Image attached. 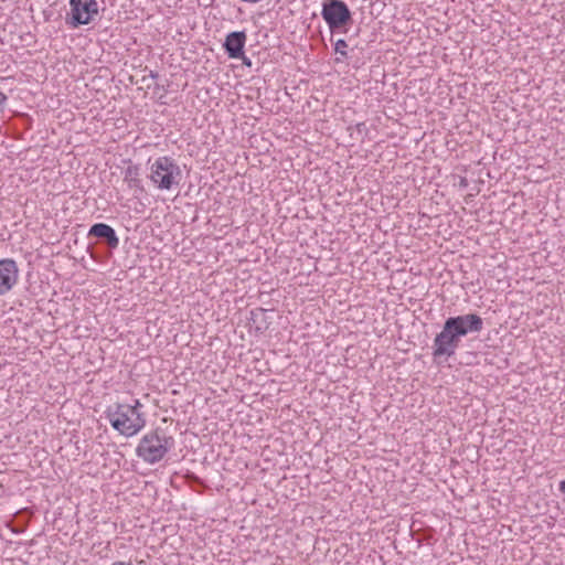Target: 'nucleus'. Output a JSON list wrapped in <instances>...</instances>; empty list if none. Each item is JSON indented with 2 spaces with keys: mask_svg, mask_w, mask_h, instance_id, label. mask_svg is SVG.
<instances>
[{
  "mask_svg": "<svg viewBox=\"0 0 565 565\" xmlns=\"http://www.w3.org/2000/svg\"><path fill=\"white\" fill-rule=\"evenodd\" d=\"M124 181L128 184L130 189H139L143 190L141 180L139 179V168L137 166H128L125 170Z\"/></svg>",
  "mask_w": 565,
  "mask_h": 565,
  "instance_id": "9b49d317",
  "label": "nucleus"
},
{
  "mask_svg": "<svg viewBox=\"0 0 565 565\" xmlns=\"http://www.w3.org/2000/svg\"><path fill=\"white\" fill-rule=\"evenodd\" d=\"M460 184L466 186L467 185L466 179H461Z\"/></svg>",
  "mask_w": 565,
  "mask_h": 565,
  "instance_id": "6ab92c4d",
  "label": "nucleus"
},
{
  "mask_svg": "<svg viewBox=\"0 0 565 565\" xmlns=\"http://www.w3.org/2000/svg\"><path fill=\"white\" fill-rule=\"evenodd\" d=\"M87 236L98 238L100 243L106 244L110 249H116L119 246V237L116 231L106 223L93 224Z\"/></svg>",
  "mask_w": 565,
  "mask_h": 565,
  "instance_id": "1a4fd4ad",
  "label": "nucleus"
},
{
  "mask_svg": "<svg viewBox=\"0 0 565 565\" xmlns=\"http://www.w3.org/2000/svg\"><path fill=\"white\" fill-rule=\"evenodd\" d=\"M105 416L113 429L127 438L136 436L147 423L143 413H137L134 407L125 403L109 405L105 411Z\"/></svg>",
  "mask_w": 565,
  "mask_h": 565,
  "instance_id": "f03ea898",
  "label": "nucleus"
},
{
  "mask_svg": "<svg viewBox=\"0 0 565 565\" xmlns=\"http://www.w3.org/2000/svg\"><path fill=\"white\" fill-rule=\"evenodd\" d=\"M6 102H7V95L0 90V108L3 107Z\"/></svg>",
  "mask_w": 565,
  "mask_h": 565,
  "instance_id": "4468645a",
  "label": "nucleus"
},
{
  "mask_svg": "<svg viewBox=\"0 0 565 565\" xmlns=\"http://www.w3.org/2000/svg\"><path fill=\"white\" fill-rule=\"evenodd\" d=\"M149 76L152 78V79H157L159 77V74L154 71H150V74Z\"/></svg>",
  "mask_w": 565,
  "mask_h": 565,
  "instance_id": "dca6fc26",
  "label": "nucleus"
},
{
  "mask_svg": "<svg viewBox=\"0 0 565 565\" xmlns=\"http://www.w3.org/2000/svg\"><path fill=\"white\" fill-rule=\"evenodd\" d=\"M266 312L263 308H255L249 312V326L258 333H263L269 328L270 322L267 319Z\"/></svg>",
  "mask_w": 565,
  "mask_h": 565,
  "instance_id": "9d476101",
  "label": "nucleus"
},
{
  "mask_svg": "<svg viewBox=\"0 0 565 565\" xmlns=\"http://www.w3.org/2000/svg\"><path fill=\"white\" fill-rule=\"evenodd\" d=\"M174 439L163 428L157 427L140 439L136 455L145 462L153 465L162 460L173 447Z\"/></svg>",
  "mask_w": 565,
  "mask_h": 565,
  "instance_id": "7ed1b4c3",
  "label": "nucleus"
},
{
  "mask_svg": "<svg viewBox=\"0 0 565 565\" xmlns=\"http://www.w3.org/2000/svg\"><path fill=\"white\" fill-rule=\"evenodd\" d=\"M180 179L181 169L171 157H159L150 167V180L159 190H171Z\"/></svg>",
  "mask_w": 565,
  "mask_h": 565,
  "instance_id": "20e7f679",
  "label": "nucleus"
},
{
  "mask_svg": "<svg viewBox=\"0 0 565 565\" xmlns=\"http://www.w3.org/2000/svg\"><path fill=\"white\" fill-rule=\"evenodd\" d=\"M321 15L331 32L347 25L352 20V14L342 0H327L322 4Z\"/></svg>",
  "mask_w": 565,
  "mask_h": 565,
  "instance_id": "423d86ee",
  "label": "nucleus"
},
{
  "mask_svg": "<svg viewBox=\"0 0 565 565\" xmlns=\"http://www.w3.org/2000/svg\"><path fill=\"white\" fill-rule=\"evenodd\" d=\"M247 35L245 31L230 32L224 40L223 47L230 58L244 57V47Z\"/></svg>",
  "mask_w": 565,
  "mask_h": 565,
  "instance_id": "6e6552de",
  "label": "nucleus"
},
{
  "mask_svg": "<svg viewBox=\"0 0 565 565\" xmlns=\"http://www.w3.org/2000/svg\"><path fill=\"white\" fill-rule=\"evenodd\" d=\"M238 60H242L244 65H246L248 67L252 66V61L248 57H246L245 55H244V57H239Z\"/></svg>",
  "mask_w": 565,
  "mask_h": 565,
  "instance_id": "2eb2a0df",
  "label": "nucleus"
},
{
  "mask_svg": "<svg viewBox=\"0 0 565 565\" xmlns=\"http://www.w3.org/2000/svg\"><path fill=\"white\" fill-rule=\"evenodd\" d=\"M70 8L71 10L65 17V22L72 28L88 24L98 14V3L96 0H70Z\"/></svg>",
  "mask_w": 565,
  "mask_h": 565,
  "instance_id": "39448f33",
  "label": "nucleus"
},
{
  "mask_svg": "<svg viewBox=\"0 0 565 565\" xmlns=\"http://www.w3.org/2000/svg\"><path fill=\"white\" fill-rule=\"evenodd\" d=\"M19 269L11 258L0 260V296L8 294L18 282Z\"/></svg>",
  "mask_w": 565,
  "mask_h": 565,
  "instance_id": "0eeeda50",
  "label": "nucleus"
},
{
  "mask_svg": "<svg viewBox=\"0 0 565 565\" xmlns=\"http://www.w3.org/2000/svg\"><path fill=\"white\" fill-rule=\"evenodd\" d=\"M356 129H358L359 131H362L363 129H365V124H364V122H360V124H358V125H356Z\"/></svg>",
  "mask_w": 565,
  "mask_h": 565,
  "instance_id": "f3484780",
  "label": "nucleus"
},
{
  "mask_svg": "<svg viewBox=\"0 0 565 565\" xmlns=\"http://www.w3.org/2000/svg\"><path fill=\"white\" fill-rule=\"evenodd\" d=\"M113 565H132L130 563H125V562H116L114 563Z\"/></svg>",
  "mask_w": 565,
  "mask_h": 565,
  "instance_id": "a211bd4d",
  "label": "nucleus"
},
{
  "mask_svg": "<svg viewBox=\"0 0 565 565\" xmlns=\"http://www.w3.org/2000/svg\"><path fill=\"white\" fill-rule=\"evenodd\" d=\"M130 407H134V409L137 411V413H142L141 412V408H142V404L140 403L139 399H134V403L132 404H129Z\"/></svg>",
  "mask_w": 565,
  "mask_h": 565,
  "instance_id": "ddd939ff",
  "label": "nucleus"
},
{
  "mask_svg": "<svg viewBox=\"0 0 565 565\" xmlns=\"http://www.w3.org/2000/svg\"><path fill=\"white\" fill-rule=\"evenodd\" d=\"M347 49H348V43L345 40L343 39H339L335 43H334V51L335 53L340 54V56L342 58H347L348 57V52H347Z\"/></svg>",
  "mask_w": 565,
  "mask_h": 565,
  "instance_id": "f8f14e48",
  "label": "nucleus"
},
{
  "mask_svg": "<svg viewBox=\"0 0 565 565\" xmlns=\"http://www.w3.org/2000/svg\"><path fill=\"white\" fill-rule=\"evenodd\" d=\"M482 329L483 319L477 313L448 317L441 331L436 334L433 341L431 355L434 360H448L454 356L463 337L469 333H479Z\"/></svg>",
  "mask_w": 565,
  "mask_h": 565,
  "instance_id": "f257e3e1",
  "label": "nucleus"
}]
</instances>
